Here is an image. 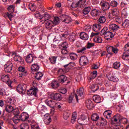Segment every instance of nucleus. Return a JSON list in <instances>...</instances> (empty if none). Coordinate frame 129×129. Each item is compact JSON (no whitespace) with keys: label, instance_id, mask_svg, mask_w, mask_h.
I'll list each match as a JSON object with an SVG mask.
<instances>
[{"label":"nucleus","instance_id":"nucleus-23","mask_svg":"<svg viewBox=\"0 0 129 129\" xmlns=\"http://www.w3.org/2000/svg\"><path fill=\"white\" fill-rule=\"evenodd\" d=\"M26 61L27 63H32L34 61V56L32 54H29L26 58Z\"/></svg>","mask_w":129,"mask_h":129},{"label":"nucleus","instance_id":"nucleus-5","mask_svg":"<svg viewBox=\"0 0 129 129\" xmlns=\"http://www.w3.org/2000/svg\"><path fill=\"white\" fill-rule=\"evenodd\" d=\"M79 64L81 66H85L88 64V59L85 56H81L79 60Z\"/></svg>","mask_w":129,"mask_h":129},{"label":"nucleus","instance_id":"nucleus-18","mask_svg":"<svg viewBox=\"0 0 129 129\" xmlns=\"http://www.w3.org/2000/svg\"><path fill=\"white\" fill-rule=\"evenodd\" d=\"M101 26L99 24H94L92 26V30L95 33H98V31H100Z\"/></svg>","mask_w":129,"mask_h":129},{"label":"nucleus","instance_id":"nucleus-56","mask_svg":"<svg viewBox=\"0 0 129 129\" xmlns=\"http://www.w3.org/2000/svg\"><path fill=\"white\" fill-rule=\"evenodd\" d=\"M35 18H37V19H40L41 20H42V16H41V14H40L39 12H37L35 14Z\"/></svg>","mask_w":129,"mask_h":129},{"label":"nucleus","instance_id":"nucleus-59","mask_svg":"<svg viewBox=\"0 0 129 129\" xmlns=\"http://www.w3.org/2000/svg\"><path fill=\"white\" fill-rule=\"evenodd\" d=\"M93 46H94V43L88 42L87 45V48L90 49V48H91V47H93Z\"/></svg>","mask_w":129,"mask_h":129},{"label":"nucleus","instance_id":"nucleus-9","mask_svg":"<svg viewBox=\"0 0 129 129\" xmlns=\"http://www.w3.org/2000/svg\"><path fill=\"white\" fill-rule=\"evenodd\" d=\"M102 10L103 11H107V10H109V3L104 1H101L100 4Z\"/></svg>","mask_w":129,"mask_h":129},{"label":"nucleus","instance_id":"nucleus-10","mask_svg":"<svg viewBox=\"0 0 129 129\" xmlns=\"http://www.w3.org/2000/svg\"><path fill=\"white\" fill-rule=\"evenodd\" d=\"M37 92H38V88H31L30 90L27 91V94L28 95H34L36 96L37 95Z\"/></svg>","mask_w":129,"mask_h":129},{"label":"nucleus","instance_id":"nucleus-29","mask_svg":"<svg viewBox=\"0 0 129 129\" xmlns=\"http://www.w3.org/2000/svg\"><path fill=\"white\" fill-rule=\"evenodd\" d=\"M58 80L60 83H64V82L67 80V77L66 76L62 75L58 77Z\"/></svg>","mask_w":129,"mask_h":129},{"label":"nucleus","instance_id":"nucleus-37","mask_svg":"<svg viewBox=\"0 0 129 129\" xmlns=\"http://www.w3.org/2000/svg\"><path fill=\"white\" fill-rule=\"evenodd\" d=\"M91 118L93 121H97L99 118V116L96 113L93 114L91 116Z\"/></svg>","mask_w":129,"mask_h":129},{"label":"nucleus","instance_id":"nucleus-63","mask_svg":"<svg viewBox=\"0 0 129 129\" xmlns=\"http://www.w3.org/2000/svg\"><path fill=\"white\" fill-rule=\"evenodd\" d=\"M31 128L32 129H40L39 125L34 124L31 125Z\"/></svg>","mask_w":129,"mask_h":129},{"label":"nucleus","instance_id":"nucleus-64","mask_svg":"<svg viewBox=\"0 0 129 129\" xmlns=\"http://www.w3.org/2000/svg\"><path fill=\"white\" fill-rule=\"evenodd\" d=\"M124 51H125L126 52L127 51H129V43H127L125 45V47L124 48Z\"/></svg>","mask_w":129,"mask_h":129},{"label":"nucleus","instance_id":"nucleus-33","mask_svg":"<svg viewBox=\"0 0 129 129\" xmlns=\"http://www.w3.org/2000/svg\"><path fill=\"white\" fill-rule=\"evenodd\" d=\"M99 11L96 9H93L91 12V15L92 17H96V16H98L99 15Z\"/></svg>","mask_w":129,"mask_h":129},{"label":"nucleus","instance_id":"nucleus-15","mask_svg":"<svg viewBox=\"0 0 129 129\" xmlns=\"http://www.w3.org/2000/svg\"><path fill=\"white\" fill-rule=\"evenodd\" d=\"M109 29L110 31L116 32V31L119 29V27L115 24H111L109 25Z\"/></svg>","mask_w":129,"mask_h":129},{"label":"nucleus","instance_id":"nucleus-47","mask_svg":"<svg viewBox=\"0 0 129 129\" xmlns=\"http://www.w3.org/2000/svg\"><path fill=\"white\" fill-rule=\"evenodd\" d=\"M106 21L104 16H102L99 19V22L100 24H104Z\"/></svg>","mask_w":129,"mask_h":129},{"label":"nucleus","instance_id":"nucleus-45","mask_svg":"<svg viewBox=\"0 0 129 129\" xmlns=\"http://www.w3.org/2000/svg\"><path fill=\"white\" fill-rule=\"evenodd\" d=\"M53 24L54 25H58L60 23L59 17H54L53 19Z\"/></svg>","mask_w":129,"mask_h":129},{"label":"nucleus","instance_id":"nucleus-11","mask_svg":"<svg viewBox=\"0 0 129 129\" xmlns=\"http://www.w3.org/2000/svg\"><path fill=\"white\" fill-rule=\"evenodd\" d=\"M1 79L3 82H7L8 86L10 88L12 87V85L10 84L9 81L10 80V77L8 75H4L2 77Z\"/></svg>","mask_w":129,"mask_h":129},{"label":"nucleus","instance_id":"nucleus-26","mask_svg":"<svg viewBox=\"0 0 129 129\" xmlns=\"http://www.w3.org/2000/svg\"><path fill=\"white\" fill-rule=\"evenodd\" d=\"M80 37L81 39H82V40H84V41H86L88 38V35L85 33V32H82L81 33L80 35Z\"/></svg>","mask_w":129,"mask_h":129},{"label":"nucleus","instance_id":"nucleus-43","mask_svg":"<svg viewBox=\"0 0 129 129\" xmlns=\"http://www.w3.org/2000/svg\"><path fill=\"white\" fill-rule=\"evenodd\" d=\"M20 128L21 129H29L30 128V126H29L28 123H24L20 125Z\"/></svg>","mask_w":129,"mask_h":129},{"label":"nucleus","instance_id":"nucleus-24","mask_svg":"<svg viewBox=\"0 0 129 129\" xmlns=\"http://www.w3.org/2000/svg\"><path fill=\"white\" fill-rule=\"evenodd\" d=\"M50 18V15L48 14V13H44L43 17H42V19L40 20V22H42L43 23H44V22H46V21H48V20Z\"/></svg>","mask_w":129,"mask_h":129},{"label":"nucleus","instance_id":"nucleus-51","mask_svg":"<svg viewBox=\"0 0 129 129\" xmlns=\"http://www.w3.org/2000/svg\"><path fill=\"white\" fill-rule=\"evenodd\" d=\"M14 114L15 115H18V114H20V111L19 110V109L18 108H13V110L12 111Z\"/></svg>","mask_w":129,"mask_h":129},{"label":"nucleus","instance_id":"nucleus-61","mask_svg":"<svg viewBox=\"0 0 129 129\" xmlns=\"http://www.w3.org/2000/svg\"><path fill=\"white\" fill-rule=\"evenodd\" d=\"M7 16L8 17L9 19L10 20V21H12L13 19H14V15L13 14H7Z\"/></svg>","mask_w":129,"mask_h":129},{"label":"nucleus","instance_id":"nucleus-27","mask_svg":"<svg viewBox=\"0 0 129 129\" xmlns=\"http://www.w3.org/2000/svg\"><path fill=\"white\" fill-rule=\"evenodd\" d=\"M79 7L83 9L86 5V0H80L78 2Z\"/></svg>","mask_w":129,"mask_h":129},{"label":"nucleus","instance_id":"nucleus-30","mask_svg":"<svg viewBox=\"0 0 129 129\" xmlns=\"http://www.w3.org/2000/svg\"><path fill=\"white\" fill-rule=\"evenodd\" d=\"M14 60L16 62H20V63H23L24 62V59L22 57L18 55H15L14 57Z\"/></svg>","mask_w":129,"mask_h":129},{"label":"nucleus","instance_id":"nucleus-31","mask_svg":"<svg viewBox=\"0 0 129 129\" xmlns=\"http://www.w3.org/2000/svg\"><path fill=\"white\" fill-rule=\"evenodd\" d=\"M59 84L56 81H53L51 83V87L53 88V89H56V88H58L59 86Z\"/></svg>","mask_w":129,"mask_h":129},{"label":"nucleus","instance_id":"nucleus-60","mask_svg":"<svg viewBox=\"0 0 129 129\" xmlns=\"http://www.w3.org/2000/svg\"><path fill=\"white\" fill-rule=\"evenodd\" d=\"M77 7H79L78 5V2H73L72 4V7H73L74 9H75L76 8H77Z\"/></svg>","mask_w":129,"mask_h":129},{"label":"nucleus","instance_id":"nucleus-14","mask_svg":"<svg viewBox=\"0 0 129 129\" xmlns=\"http://www.w3.org/2000/svg\"><path fill=\"white\" fill-rule=\"evenodd\" d=\"M44 121L46 124H49L52 121V119H51V116H50L49 114H45L44 115Z\"/></svg>","mask_w":129,"mask_h":129},{"label":"nucleus","instance_id":"nucleus-1","mask_svg":"<svg viewBox=\"0 0 129 129\" xmlns=\"http://www.w3.org/2000/svg\"><path fill=\"white\" fill-rule=\"evenodd\" d=\"M113 123L116 126H118L120 125V122H123L124 123H127V119L125 118H122L119 114H117L113 116L112 118Z\"/></svg>","mask_w":129,"mask_h":129},{"label":"nucleus","instance_id":"nucleus-17","mask_svg":"<svg viewBox=\"0 0 129 129\" xmlns=\"http://www.w3.org/2000/svg\"><path fill=\"white\" fill-rule=\"evenodd\" d=\"M86 104L88 109H91L94 107L93 103H92L91 100L89 99L86 101Z\"/></svg>","mask_w":129,"mask_h":129},{"label":"nucleus","instance_id":"nucleus-7","mask_svg":"<svg viewBox=\"0 0 129 129\" xmlns=\"http://www.w3.org/2000/svg\"><path fill=\"white\" fill-rule=\"evenodd\" d=\"M67 48H68V43L66 42L62 43L61 48V54H62V55H66L67 54H68Z\"/></svg>","mask_w":129,"mask_h":129},{"label":"nucleus","instance_id":"nucleus-53","mask_svg":"<svg viewBox=\"0 0 129 129\" xmlns=\"http://www.w3.org/2000/svg\"><path fill=\"white\" fill-rule=\"evenodd\" d=\"M115 21L116 23H118V24H120L122 22V20L121 19L120 17L117 16L115 17Z\"/></svg>","mask_w":129,"mask_h":129},{"label":"nucleus","instance_id":"nucleus-50","mask_svg":"<svg viewBox=\"0 0 129 129\" xmlns=\"http://www.w3.org/2000/svg\"><path fill=\"white\" fill-rule=\"evenodd\" d=\"M49 60L52 64H55L56 63V61L57 60V58L55 56H52L49 58Z\"/></svg>","mask_w":129,"mask_h":129},{"label":"nucleus","instance_id":"nucleus-6","mask_svg":"<svg viewBox=\"0 0 129 129\" xmlns=\"http://www.w3.org/2000/svg\"><path fill=\"white\" fill-rule=\"evenodd\" d=\"M18 116L22 121H26V120H28L29 117H30L29 114L26 112H22L19 116L18 115Z\"/></svg>","mask_w":129,"mask_h":129},{"label":"nucleus","instance_id":"nucleus-41","mask_svg":"<svg viewBox=\"0 0 129 129\" xmlns=\"http://www.w3.org/2000/svg\"><path fill=\"white\" fill-rule=\"evenodd\" d=\"M120 67V62L116 61L113 64V68L114 69H118Z\"/></svg>","mask_w":129,"mask_h":129},{"label":"nucleus","instance_id":"nucleus-35","mask_svg":"<svg viewBox=\"0 0 129 129\" xmlns=\"http://www.w3.org/2000/svg\"><path fill=\"white\" fill-rule=\"evenodd\" d=\"M127 9L126 8H123L121 11V16L122 18H125L127 17Z\"/></svg>","mask_w":129,"mask_h":129},{"label":"nucleus","instance_id":"nucleus-54","mask_svg":"<svg viewBox=\"0 0 129 129\" xmlns=\"http://www.w3.org/2000/svg\"><path fill=\"white\" fill-rule=\"evenodd\" d=\"M110 6H111V7H112L113 8L117 7V2H116L115 1H111V3H110Z\"/></svg>","mask_w":129,"mask_h":129},{"label":"nucleus","instance_id":"nucleus-22","mask_svg":"<svg viewBox=\"0 0 129 129\" xmlns=\"http://www.w3.org/2000/svg\"><path fill=\"white\" fill-rule=\"evenodd\" d=\"M108 79L109 81H112V82H117L118 81V78L113 75L109 76Z\"/></svg>","mask_w":129,"mask_h":129},{"label":"nucleus","instance_id":"nucleus-57","mask_svg":"<svg viewBox=\"0 0 129 129\" xmlns=\"http://www.w3.org/2000/svg\"><path fill=\"white\" fill-rule=\"evenodd\" d=\"M99 68V64H94L91 66V69H97Z\"/></svg>","mask_w":129,"mask_h":129},{"label":"nucleus","instance_id":"nucleus-38","mask_svg":"<svg viewBox=\"0 0 129 129\" xmlns=\"http://www.w3.org/2000/svg\"><path fill=\"white\" fill-rule=\"evenodd\" d=\"M90 10H91V9L90 7H85L83 10L84 15H88V14L89 13V12H90Z\"/></svg>","mask_w":129,"mask_h":129},{"label":"nucleus","instance_id":"nucleus-36","mask_svg":"<svg viewBox=\"0 0 129 129\" xmlns=\"http://www.w3.org/2000/svg\"><path fill=\"white\" fill-rule=\"evenodd\" d=\"M93 99L95 102L99 103L100 102V97L98 95H95L93 96Z\"/></svg>","mask_w":129,"mask_h":129},{"label":"nucleus","instance_id":"nucleus-55","mask_svg":"<svg viewBox=\"0 0 129 129\" xmlns=\"http://www.w3.org/2000/svg\"><path fill=\"white\" fill-rule=\"evenodd\" d=\"M106 31H107V27H104L101 31V35H105L106 34Z\"/></svg>","mask_w":129,"mask_h":129},{"label":"nucleus","instance_id":"nucleus-46","mask_svg":"<svg viewBox=\"0 0 129 129\" xmlns=\"http://www.w3.org/2000/svg\"><path fill=\"white\" fill-rule=\"evenodd\" d=\"M7 103H10V104H14L15 103V99L12 98H8L7 100Z\"/></svg>","mask_w":129,"mask_h":129},{"label":"nucleus","instance_id":"nucleus-4","mask_svg":"<svg viewBox=\"0 0 129 129\" xmlns=\"http://www.w3.org/2000/svg\"><path fill=\"white\" fill-rule=\"evenodd\" d=\"M51 99L60 101L62 99V95L60 93H52L50 95Z\"/></svg>","mask_w":129,"mask_h":129},{"label":"nucleus","instance_id":"nucleus-32","mask_svg":"<svg viewBox=\"0 0 129 129\" xmlns=\"http://www.w3.org/2000/svg\"><path fill=\"white\" fill-rule=\"evenodd\" d=\"M5 110H6L7 112H12V111L14 110V107L7 104L6 106Z\"/></svg>","mask_w":129,"mask_h":129},{"label":"nucleus","instance_id":"nucleus-13","mask_svg":"<svg viewBox=\"0 0 129 129\" xmlns=\"http://www.w3.org/2000/svg\"><path fill=\"white\" fill-rule=\"evenodd\" d=\"M18 71L21 72L19 74V77H23V76H26L27 75V71H26V69L24 67H20L18 68Z\"/></svg>","mask_w":129,"mask_h":129},{"label":"nucleus","instance_id":"nucleus-16","mask_svg":"<svg viewBox=\"0 0 129 129\" xmlns=\"http://www.w3.org/2000/svg\"><path fill=\"white\" fill-rule=\"evenodd\" d=\"M112 38H113V34L112 33L108 31L105 34L104 38L105 40L108 41L109 40H111Z\"/></svg>","mask_w":129,"mask_h":129},{"label":"nucleus","instance_id":"nucleus-44","mask_svg":"<svg viewBox=\"0 0 129 129\" xmlns=\"http://www.w3.org/2000/svg\"><path fill=\"white\" fill-rule=\"evenodd\" d=\"M70 58L71 60H76L77 59V54L75 53H72L70 54Z\"/></svg>","mask_w":129,"mask_h":129},{"label":"nucleus","instance_id":"nucleus-25","mask_svg":"<svg viewBox=\"0 0 129 129\" xmlns=\"http://www.w3.org/2000/svg\"><path fill=\"white\" fill-rule=\"evenodd\" d=\"M112 111L108 110H106L103 114L104 116H105V117H106V118H107V119H109V118H110L111 116V113H112Z\"/></svg>","mask_w":129,"mask_h":129},{"label":"nucleus","instance_id":"nucleus-34","mask_svg":"<svg viewBox=\"0 0 129 129\" xmlns=\"http://www.w3.org/2000/svg\"><path fill=\"white\" fill-rule=\"evenodd\" d=\"M39 69H40V67H39V66L37 64H33L31 66V70L34 72H37V71H39Z\"/></svg>","mask_w":129,"mask_h":129},{"label":"nucleus","instance_id":"nucleus-28","mask_svg":"<svg viewBox=\"0 0 129 129\" xmlns=\"http://www.w3.org/2000/svg\"><path fill=\"white\" fill-rule=\"evenodd\" d=\"M68 66H70V67H75V66H76V64H75V62H71L69 63L64 65V67L66 72H68V71H69V68L67 69V67H68Z\"/></svg>","mask_w":129,"mask_h":129},{"label":"nucleus","instance_id":"nucleus-19","mask_svg":"<svg viewBox=\"0 0 129 129\" xmlns=\"http://www.w3.org/2000/svg\"><path fill=\"white\" fill-rule=\"evenodd\" d=\"M45 102L48 106H49V107H52V108H54V106H55V101L50 100L49 101V100H46L45 101Z\"/></svg>","mask_w":129,"mask_h":129},{"label":"nucleus","instance_id":"nucleus-2","mask_svg":"<svg viewBox=\"0 0 129 129\" xmlns=\"http://www.w3.org/2000/svg\"><path fill=\"white\" fill-rule=\"evenodd\" d=\"M84 95V89L83 88H81L79 90H77V94H75L74 95V97H75L77 102H78V100H79V99H81V98H83Z\"/></svg>","mask_w":129,"mask_h":129},{"label":"nucleus","instance_id":"nucleus-20","mask_svg":"<svg viewBox=\"0 0 129 129\" xmlns=\"http://www.w3.org/2000/svg\"><path fill=\"white\" fill-rule=\"evenodd\" d=\"M17 92L23 93L25 91V86L23 84L19 85L17 88Z\"/></svg>","mask_w":129,"mask_h":129},{"label":"nucleus","instance_id":"nucleus-58","mask_svg":"<svg viewBox=\"0 0 129 129\" xmlns=\"http://www.w3.org/2000/svg\"><path fill=\"white\" fill-rule=\"evenodd\" d=\"M0 95H7L5 89H0Z\"/></svg>","mask_w":129,"mask_h":129},{"label":"nucleus","instance_id":"nucleus-48","mask_svg":"<svg viewBox=\"0 0 129 129\" xmlns=\"http://www.w3.org/2000/svg\"><path fill=\"white\" fill-rule=\"evenodd\" d=\"M119 14L118 10L117 9H113L112 11V15L113 16H117Z\"/></svg>","mask_w":129,"mask_h":129},{"label":"nucleus","instance_id":"nucleus-52","mask_svg":"<svg viewBox=\"0 0 129 129\" xmlns=\"http://www.w3.org/2000/svg\"><path fill=\"white\" fill-rule=\"evenodd\" d=\"M8 10L11 13H13V12H14V10H15V6H14L13 5H11L10 6H9L8 7Z\"/></svg>","mask_w":129,"mask_h":129},{"label":"nucleus","instance_id":"nucleus-42","mask_svg":"<svg viewBox=\"0 0 129 129\" xmlns=\"http://www.w3.org/2000/svg\"><path fill=\"white\" fill-rule=\"evenodd\" d=\"M21 120L20 117H19V115H15L13 118V121L15 123H19Z\"/></svg>","mask_w":129,"mask_h":129},{"label":"nucleus","instance_id":"nucleus-3","mask_svg":"<svg viewBox=\"0 0 129 129\" xmlns=\"http://www.w3.org/2000/svg\"><path fill=\"white\" fill-rule=\"evenodd\" d=\"M98 35H99V33L98 32H92L90 37H91V38H92V37H95L93 39V41L95 43H102V38L101 37L98 36Z\"/></svg>","mask_w":129,"mask_h":129},{"label":"nucleus","instance_id":"nucleus-12","mask_svg":"<svg viewBox=\"0 0 129 129\" xmlns=\"http://www.w3.org/2000/svg\"><path fill=\"white\" fill-rule=\"evenodd\" d=\"M62 22H63V23H65L66 24H69L72 22V19H71V17L68 15H62Z\"/></svg>","mask_w":129,"mask_h":129},{"label":"nucleus","instance_id":"nucleus-8","mask_svg":"<svg viewBox=\"0 0 129 129\" xmlns=\"http://www.w3.org/2000/svg\"><path fill=\"white\" fill-rule=\"evenodd\" d=\"M4 69L6 72H11L13 70V63L9 61L4 66Z\"/></svg>","mask_w":129,"mask_h":129},{"label":"nucleus","instance_id":"nucleus-39","mask_svg":"<svg viewBox=\"0 0 129 129\" xmlns=\"http://www.w3.org/2000/svg\"><path fill=\"white\" fill-rule=\"evenodd\" d=\"M43 73H42V72H38L37 73H36V75L35 76V78L36 79H37V80H41V79H42V77L43 76Z\"/></svg>","mask_w":129,"mask_h":129},{"label":"nucleus","instance_id":"nucleus-49","mask_svg":"<svg viewBox=\"0 0 129 129\" xmlns=\"http://www.w3.org/2000/svg\"><path fill=\"white\" fill-rule=\"evenodd\" d=\"M70 115V113L68 112H64L63 113V118L64 119H68V118L69 117Z\"/></svg>","mask_w":129,"mask_h":129},{"label":"nucleus","instance_id":"nucleus-40","mask_svg":"<svg viewBox=\"0 0 129 129\" xmlns=\"http://www.w3.org/2000/svg\"><path fill=\"white\" fill-rule=\"evenodd\" d=\"M122 59L123 60H129V53H127V52H125L123 53V55L122 56Z\"/></svg>","mask_w":129,"mask_h":129},{"label":"nucleus","instance_id":"nucleus-62","mask_svg":"<svg viewBox=\"0 0 129 129\" xmlns=\"http://www.w3.org/2000/svg\"><path fill=\"white\" fill-rule=\"evenodd\" d=\"M128 20H125V21L122 23V26H123V27H126V26H128Z\"/></svg>","mask_w":129,"mask_h":129},{"label":"nucleus","instance_id":"nucleus-21","mask_svg":"<svg viewBox=\"0 0 129 129\" xmlns=\"http://www.w3.org/2000/svg\"><path fill=\"white\" fill-rule=\"evenodd\" d=\"M45 22V28L46 29H50L51 27H54V24H53V21L51 20H46Z\"/></svg>","mask_w":129,"mask_h":129}]
</instances>
